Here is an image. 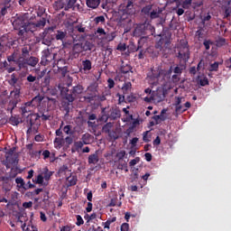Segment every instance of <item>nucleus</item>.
<instances>
[{
	"label": "nucleus",
	"mask_w": 231,
	"mask_h": 231,
	"mask_svg": "<svg viewBox=\"0 0 231 231\" xmlns=\"http://www.w3.org/2000/svg\"><path fill=\"white\" fill-rule=\"evenodd\" d=\"M172 75V68H170L169 70H163L160 68H152L151 69V73L148 74L147 79L149 84L152 86H158L160 82H169L171 80V77Z\"/></svg>",
	"instance_id": "f257e3e1"
},
{
	"label": "nucleus",
	"mask_w": 231,
	"mask_h": 231,
	"mask_svg": "<svg viewBox=\"0 0 231 231\" xmlns=\"http://www.w3.org/2000/svg\"><path fill=\"white\" fill-rule=\"evenodd\" d=\"M41 119L42 122H48V120H51V115L48 112H40L39 114L32 115L27 118L29 125L27 133H33V131L37 133V129L41 126Z\"/></svg>",
	"instance_id": "f03ea898"
},
{
	"label": "nucleus",
	"mask_w": 231,
	"mask_h": 231,
	"mask_svg": "<svg viewBox=\"0 0 231 231\" xmlns=\"http://www.w3.org/2000/svg\"><path fill=\"white\" fill-rule=\"evenodd\" d=\"M177 59L180 62L187 64L189 59H190V49H189V42L185 41H180V43L177 46Z\"/></svg>",
	"instance_id": "7ed1b4c3"
},
{
	"label": "nucleus",
	"mask_w": 231,
	"mask_h": 231,
	"mask_svg": "<svg viewBox=\"0 0 231 231\" xmlns=\"http://www.w3.org/2000/svg\"><path fill=\"white\" fill-rule=\"evenodd\" d=\"M30 20V14L25 13L23 14L16 15L14 18L12 20V24L14 28V30H23L24 26H26L27 21Z\"/></svg>",
	"instance_id": "20e7f679"
},
{
	"label": "nucleus",
	"mask_w": 231,
	"mask_h": 231,
	"mask_svg": "<svg viewBox=\"0 0 231 231\" xmlns=\"http://www.w3.org/2000/svg\"><path fill=\"white\" fill-rule=\"evenodd\" d=\"M11 95H13L14 99L9 102L7 111H11L12 113V111L17 107V104H19V98H21V87L14 88V89L11 91Z\"/></svg>",
	"instance_id": "39448f33"
},
{
	"label": "nucleus",
	"mask_w": 231,
	"mask_h": 231,
	"mask_svg": "<svg viewBox=\"0 0 231 231\" xmlns=\"http://www.w3.org/2000/svg\"><path fill=\"white\" fill-rule=\"evenodd\" d=\"M37 31V26L35 25L34 23H28L26 22L25 26L18 32V35L20 37H23L24 33H33V32Z\"/></svg>",
	"instance_id": "423d86ee"
},
{
	"label": "nucleus",
	"mask_w": 231,
	"mask_h": 231,
	"mask_svg": "<svg viewBox=\"0 0 231 231\" xmlns=\"http://www.w3.org/2000/svg\"><path fill=\"white\" fill-rule=\"evenodd\" d=\"M26 80L29 82V86L32 88V91L39 89L41 87V82L36 76L30 74L27 76Z\"/></svg>",
	"instance_id": "0eeeda50"
},
{
	"label": "nucleus",
	"mask_w": 231,
	"mask_h": 231,
	"mask_svg": "<svg viewBox=\"0 0 231 231\" xmlns=\"http://www.w3.org/2000/svg\"><path fill=\"white\" fill-rule=\"evenodd\" d=\"M54 60H55V54L50 52V50L42 51V64L46 66Z\"/></svg>",
	"instance_id": "6e6552de"
},
{
	"label": "nucleus",
	"mask_w": 231,
	"mask_h": 231,
	"mask_svg": "<svg viewBox=\"0 0 231 231\" xmlns=\"http://www.w3.org/2000/svg\"><path fill=\"white\" fill-rule=\"evenodd\" d=\"M120 116H122V112L120 111V108L118 107H115V108H112L110 110V115L109 116H107L106 118V122H107V120H116V118H120Z\"/></svg>",
	"instance_id": "1a4fd4ad"
},
{
	"label": "nucleus",
	"mask_w": 231,
	"mask_h": 231,
	"mask_svg": "<svg viewBox=\"0 0 231 231\" xmlns=\"http://www.w3.org/2000/svg\"><path fill=\"white\" fill-rule=\"evenodd\" d=\"M144 41H147V38L146 37H142L138 41V46L135 49V51H138L140 50V52L138 54V59H140V60L144 59V55H145V51L141 50L142 48H143V46L142 45V42H144Z\"/></svg>",
	"instance_id": "9d476101"
},
{
	"label": "nucleus",
	"mask_w": 231,
	"mask_h": 231,
	"mask_svg": "<svg viewBox=\"0 0 231 231\" xmlns=\"http://www.w3.org/2000/svg\"><path fill=\"white\" fill-rule=\"evenodd\" d=\"M16 65L19 69H28V60L27 58H21L20 56L16 60Z\"/></svg>",
	"instance_id": "9b49d317"
},
{
	"label": "nucleus",
	"mask_w": 231,
	"mask_h": 231,
	"mask_svg": "<svg viewBox=\"0 0 231 231\" xmlns=\"http://www.w3.org/2000/svg\"><path fill=\"white\" fill-rule=\"evenodd\" d=\"M66 6H68V0H57L53 4V8L57 11L62 10L63 8L66 10Z\"/></svg>",
	"instance_id": "f8f14e48"
},
{
	"label": "nucleus",
	"mask_w": 231,
	"mask_h": 231,
	"mask_svg": "<svg viewBox=\"0 0 231 231\" xmlns=\"http://www.w3.org/2000/svg\"><path fill=\"white\" fill-rule=\"evenodd\" d=\"M54 31H55V26L48 27L43 31L42 44L48 45L51 42V41H48L46 39V35H49L50 33H53Z\"/></svg>",
	"instance_id": "ddd939ff"
},
{
	"label": "nucleus",
	"mask_w": 231,
	"mask_h": 231,
	"mask_svg": "<svg viewBox=\"0 0 231 231\" xmlns=\"http://www.w3.org/2000/svg\"><path fill=\"white\" fill-rule=\"evenodd\" d=\"M42 100H44V97L38 95L34 97L31 101H29V103L32 105V107H37L41 106V102H42Z\"/></svg>",
	"instance_id": "4468645a"
},
{
	"label": "nucleus",
	"mask_w": 231,
	"mask_h": 231,
	"mask_svg": "<svg viewBox=\"0 0 231 231\" xmlns=\"http://www.w3.org/2000/svg\"><path fill=\"white\" fill-rule=\"evenodd\" d=\"M82 43H75L72 47V54L74 57H79L82 53Z\"/></svg>",
	"instance_id": "2eb2a0df"
},
{
	"label": "nucleus",
	"mask_w": 231,
	"mask_h": 231,
	"mask_svg": "<svg viewBox=\"0 0 231 231\" xmlns=\"http://www.w3.org/2000/svg\"><path fill=\"white\" fill-rule=\"evenodd\" d=\"M86 5L92 10H97V6H100V0H86Z\"/></svg>",
	"instance_id": "dca6fc26"
},
{
	"label": "nucleus",
	"mask_w": 231,
	"mask_h": 231,
	"mask_svg": "<svg viewBox=\"0 0 231 231\" xmlns=\"http://www.w3.org/2000/svg\"><path fill=\"white\" fill-rule=\"evenodd\" d=\"M53 143L55 149H62L65 143L64 137H56L53 141Z\"/></svg>",
	"instance_id": "f3484780"
},
{
	"label": "nucleus",
	"mask_w": 231,
	"mask_h": 231,
	"mask_svg": "<svg viewBox=\"0 0 231 231\" xmlns=\"http://www.w3.org/2000/svg\"><path fill=\"white\" fill-rule=\"evenodd\" d=\"M32 105L30 103V101L26 102L24 105H22L20 107L22 111V115H26V113H30L32 111Z\"/></svg>",
	"instance_id": "a211bd4d"
},
{
	"label": "nucleus",
	"mask_w": 231,
	"mask_h": 231,
	"mask_svg": "<svg viewBox=\"0 0 231 231\" xmlns=\"http://www.w3.org/2000/svg\"><path fill=\"white\" fill-rule=\"evenodd\" d=\"M70 91L72 95H74V97H79V95H82L84 91V87H82V85H77L73 87Z\"/></svg>",
	"instance_id": "6ab92c4d"
},
{
	"label": "nucleus",
	"mask_w": 231,
	"mask_h": 231,
	"mask_svg": "<svg viewBox=\"0 0 231 231\" xmlns=\"http://www.w3.org/2000/svg\"><path fill=\"white\" fill-rule=\"evenodd\" d=\"M61 107L66 111V113H69V109L73 107V103L62 98L61 101Z\"/></svg>",
	"instance_id": "aec40b11"
},
{
	"label": "nucleus",
	"mask_w": 231,
	"mask_h": 231,
	"mask_svg": "<svg viewBox=\"0 0 231 231\" xmlns=\"http://www.w3.org/2000/svg\"><path fill=\"white\" fill-rule=\"evenodd\" d=\"M37 64H39V58L37 57H28L27 58V66H31L32 68H35V66H37Z\"/></svg>",
	"instance_id": "412c9836"
},
{
	"label": "nucleus",
	"mask_w": 231,
	"mask_h": 231,
	"mask_svg": "<svg viewBox=\"0 0 231 231\" xmlns=\"http://www.w3.org/2000/svg\"><path fill=\"white\" fill-rule=\"evenodd\" d=\"M93 68V63H91V60H85L82 61V69L83 71H91Z\"/></svg>",
	"instance_id": "4be33fe9"
},
{
	"label": "nucleus",
	"mask_w": 231,
	"mask_h": 231,
	"mask_svg": "<svg viewBox=\"0 0 231 231\" xmlns=\"http://www.w3.org/2000/svg\"><path fill=\"white\" fill-rule=\"evenodd\" d=\"M30 51H32L31 47H28V46L23 47L21 50L22 54L20 55V57L23 59H28V57H30Z\"/></svg>",
	"instance_id": "5701e85b"
},
{
	"label": "nucleus",
	"mask_w": 231,
	"mask_h": 231,
	"mask_svg": "<svg viewBox=\"0 0 231 231\" xmlns=\"http://www.w3.org/2000/svg\"><path fill=\"white\" fill-rule=\"evenodd\" d=\"M98 154L97 153H93L88 156V163L89 165H97L98 163Z\"/></svg>",
	"instance_id": "b1692460"
},
{
	"label": "nucleus",
	"mask_w": 231,
	"mask_h": 231,
	"mask_svg": "<svg viewBox=\"0 0 231 231\" xmlns=\"http://www.w3.org/2000/svg\"><path fill=\"white\" fill-rule=\"evenodd\" d=\"M162 14V9H153L152 12H150L149 17L150 19H158L160 15Z\"/></svg>",
	"instance_id": "393cba45"
},
{
	"label": "nucleus",
	"mask_w": 231,
	"mask_h": 231,
	"mask_svg": "<svg viewBox=\"0 0 231 231\" xmlns=\"http://www.w3.org/2000/svg\"><path fill=\"white\" fill-rule=\"evenodd\" d=\"M66 35H68V32H62V31H57L55 39L56 41H60L61 42H64V39H66Z\"/></svg>",
	"instance_id": "a878e982"
},
{
	"label": "nucleus",
	"mask_w": 231,
	"mask_h": 231,
	"mask_svg": "<svg viewBox=\"0 0 231 231\" xmlns=\"http://www.w3.org/2000/svg\"><path fill=\"white\" fill-rule=\"evenodd\" d=\"M81 142L84 145H89L91 143V134H85L81 136Z\"/></svg>",
	"instance_id": "bb28decb"
},
{
	"label": "nucleus",
	"mask_w": 231,
	"mask_h": 231,
	"mask_svg": "<svg viewBox=\"0 0 231 231\" xmlns=\"http://www.w3.org/2000/svg\"><path fill=\"white\" fill-rule=\"evenodd\" d=\"M81 48L83 51H91L93 50V43L86 41L85 42L81 43Z\"/></svg>",
	"instance_id": "cd10ccee"
},
{
	"label": "nucleus",
	"mask_w": 231,
	"mask_h": 231,
	"mask_svg": "<svg viewBox=\"0 0 231 231\" xmlns=\"http://www.w3.org/2000/svg\"><path fill=\"white\" fill-rule=\"evenodd\" d=\"M95 98H97V94H89L88 92L87 93L86 96H84V100L88 104H91V102H95Z\"/></svg>",
	"instance_id": "c85d7f7f"
},
{
	"label": "nucleus",
	"mask_w": 231,
	"mask_h": 231,
	"mask_svg": "<svg viewBox=\"0 0 231 231\" xmlns=\"http://www.w3.org/2000/svg\"><path fill=\"white\" fill-rule=\"evenodd\" d=\"M82 147H84L82 141H77L74 143V145H73V148L71 149V151H72V152H79V151H80V149H82Z\"/></svg>",
	"instance_id": "c756f323"
},
{
	"label": "nucleus",
	"mask_w": 231,
	"mask_h": 231,
	"mask_svg": "<svg viewBox=\"0 0 231 231\" xmlns=\"http://www.w3.org/2000/svg\"><path fill=\"white\" fill-rule=\"evenodd\" d=\"M63 132L65 134H69V136H73L75 134V131L73 130V126L71 125H67L63 127Z\"/></svg>",
	"instance_id": "7c9ffc66"
},
{
	"label": "nucleus",
	"mask_w": 231,
	"mask_h": 231,
	"mask_svg": "<svg viewBox=\"0 0 231 231\" xmlns=\"http://www.w3.org/2000/svg\"><path fill=\"white\" fill-rule=\"evenodd\" d=\"M171 68V73L174 72L175 75H181L183 73L184 66L180 64L174 67V69Z\"/></svg>",
	"instance_id": "2f4dec72"
},
{
	"label": "nucleus",
	"mask_w": 231,
	"mask_h": 231,
	"mask_svg": "<svg viewBox=\"0 0 231 231\" xmlns=\"http://www.w3.org/2000/svg\"><path fill=\"white\" fill-rule=\"evenodd\" d=\"M117 169L120 171H125V172L129 171L127 169V162L125 161H117Z\"/></svg>",
	"instance_id": "473e14b6"
},
{
	"label": "nucleus",
	"mask_w": 231,
	"mask_h": 231,
	"mask_svg": "<svg viewBox=\"0 0 231 231\" xmlns=\"http://www.w3.org/2000/svg\"><path fill=\"white\" fill-rule=\"evenodd\" d=\"M216 46L217 48H223V46L226 45V39L223 38V37H218L216 40Z\"/></svg>",
	"instance_id": "72a5a7b5"
},
{
	"label": "nucleus",
	"mask_w": 231,
	"mask_h": 231,
	"mask_svg": "<svg viewBox=\"0 0 231 231\" xmlns=\"http://www.w3.org/2000/svg\"><path fill=\"white\" fill-rule=\"evenodd\" d=\"M75 5H77V0H67V6L65 7V12H68V10H71V8L74 10Z\"/></svg>",
	"instance_id": "f704fd0d"
},
{
	"label": "nucleus",
	"mask_w": 231,
	"mask_h": 231,
	"mask_svg": "<svg viewBox=\"0 0 231 231\" xmlns=\"http://www.w3.org/2000/svg\"><path fill=\"white\" fill-rule=\"evenodd\" d=\"M51 176H53V171H50V170H48V167L44 168L43 180H45L46 181H49V180H50V178H51Z\"/></svg>",
	"instance_id": "c9c22d12"
},
{
	"label": "nucleus",
	"mask_w": 231,
	"mask_h": 231,
	"mask_svg": "<svg viewBox=\"0 0 231 231\" xmlns=\"http://www.w3.org/2000/svg\"><path fill=\"white\" fill-rule=\"evenodd\" d=\"M113 129V123L109 122L106 123L103 127H102V133H105V134H108V133Z\"/></svg>",
	"instance_id": "e433bc0d"
},
{
	"label": "nucleus",
	"mask_w": 231,
	"mask_h": 231,
	"mask_svg": "<svg viewBox=\"0 0 231 231\" xmlns=\"http://www.w3.org/2000/svg\"><path fill=\"white\" fill-rule=\"evenodd\" d=\"M19 81V79L15 76V73H13L11 75V79L9 80V85H11L13 88H17V82Z\"/></svg>",
	"instance_id": "4c0bfd02"
},
{
	"label": "nucleus",
	"mask_w": 231,
	"mask_h": 231,
	"mask_svg": "<svg viewBox=\"0 0 231 231\" xmlns=\"http://www.w3.org/2000/svg\"><path fill=\"white\" fill-rule=\"evenodd\" d=\"M17 55H19V53L14 51L11 55L7 56V60L9 62H14L16 64L18 59Z\"/></svg>",
	"instance_id": "58836bf2"
},
{
	"label": "nucleus",
	"mask_w": 231,
	"mask_h": 231,
	"mask_svg": "<svg viewBox=\"0 0 231 231\" xmlns=\"http://www.w3.org/2000/svg\"><path fill=\"white\" fill-rule=\"evenodd\" d=\"M132 69H133V67H131V65L129 64L122 65L120 68V71L124 75H126V73H129V71H131Z\"/></svg>",
	"instance_id": "ea45409f"
},
{
	"label": "nucleus",
	"mask_w": 231,
	"mask_h": 231,
	"mask_svg": "<svg viewBox=\"0 0 231 231\" xmlns=\"http://www.w3.org/2000/svg\"><path fill=\"white\" fill-rule=\"evenodd\" d=\"M151 10H152V5H148L143 7L141 12L143 14V15L149 16L151 14Z\"/></svg>",
	"instance_id": "a19ab883"
},
{
	"label": "nucleus",
	"mask_w": 231,
	"mask_h": 231,
	"mask_svg": "<svg viewBox=\"0 0 231 231\" xmlns=\"http://www.w3.org/2000/svg\"><path fill=\"white\" fill-rule=\"evenodd\" d=\"M77 96L73 95V93H71V90H70V93H67L65 95V97H63L64 100H67L70 103L73 104V102H75V98H76Z\"/></svg>",
	"instance_id": "79ce46f5"
},
{
	"label": "nucleus",
	"mask_w": 231,
	"mask_h": 231,
	"mask_svg": "<svg viewBox=\"0 0 231 231\" xmlns=\"http://www.w3.org/2000/svg\"><path fill=\"white\" fill-rule=\"evenodd\" d=\"M12 10V7H9L7 5H0V14L5 17L6 14H8V11Z\"/></svg>",
	"instance_id": "37998d69"
},
{
	"label": "nucleus",
	"mask_w": 231,
	"mask_h": 231,
	"mask_svg": "<svg viewBox=\"0 0 231 231\" xmlns=\"http://www.w3.org/2000/svg\"><path fill=\"white\" fill-rule=\"evenodd\" d=\"M125 150H121L120 152H117L116 154V158H117V162L124 161L125 158Z\"/></svg>",
	"instance_id": "c03bdc74"
},
{
	"label": "nucleus",
	"mask_w": 231,
	"mask_h": 231,
	"mask_svg": "<svg viewBox=\"0 0 231 231\" xmlns=\"http://www.w3.org/2000/svg\"><path fill=\"white\" fill-rule=\"evenodd\" d=\"M198 82L200 86L205 87L208 86V77H203V79H200V77H198Z\"/></svg>",
	"instance_id": "a18cd8bd"
},
{
	"label": "nucleus",
	"mask_w": 231,
	"mask_h": 231,
	"mask_svg": "<svg viewBox=\"0 0 231 231\" xmlns=\"http://www.w3.org/2000/svg\"><path fill=\"white\" fill-rule=\"evenodd\" d=\"M15 183L18 184L19 189H24L25 182H24V180L23 178L17 177L15 179Z\"/></svg>",
	"instance_id": "49530a36"
},
{
	"label": "nucleus",
	"mask_w": 231,
	"mask_h": 231,
	"mask_svg": "<svg viewBox=\"0 0 231 231\" xmlns=\"http://www.w3.org/2000/svg\"><path fill=\"white\" fill-rule=\"evenodd\" d=\"M34 24L36 25V28H44V26H46V18L42 17Z\"/></svg>",
	"instance_id": "de8ad7c7"
},
{
	"label": "nucleus",
	"mask_w": 231,
	"mask_h": 231,
	"mask_svg": "<svg viewBox=\"0 0 231 231\" xmlns=\"http://www.w3.org/2000/svg\"><path fill=\"white\" fill-rule=\"evenodd\" d=\"M36 14L38 17H42V15L46 14V8H44L43 6H38Z\"/></svg>",
	"instance_id": "09e8293b"
},
{
	"label": "nucleus",
	"mask_w": 231,
	"mask_h": 231,
	"mask_svg": "<svg viewBox=\"0 0 231 231\" xmlns=\"http://www.w3.org/2000/svg\"><path fill=\"white\" fill-rule=\"evenodd\" d=\"M107 134L110 140H118V134L115 130H112V131L110 130Z\"/></svg>",
	"instance_id": "8fccbe9b"
},
{
	"label": "nucleus",
	"mask_w": 231,
	"mask_h": 231,
	"mask_svg": "<svg viewBox=\"0 0 231 231\" xmlns=\"http://www.w3.org/2000/svg\"><path fill=\"white\" fill-rule=\"evenodd\" d=\"M219 69V62L215 61L209 65V71H217Z\"/></svg>",
	"instance_id": "3c124183"
},
{
	"label": "nucleus",
	"mask_w": 231,
	"mask_h": 231,
	"mask_svg": "<svg viewBox=\"0 0 231 231\" xmlns=\"http://www.w3.org/2000/svg\"><path fill=\"white\" fill-rule=\"evenodd\" d=\"M183 100H185V97H175V102L173 106L175 107H177L178 106H181V102H183Z\"/></svg>",
	"instance_id": "603ef678"
},
{
	"label": "nucleus",
	"mask_w": 231,
	"mask_h": 231,
	"mask_svg": "<svg viewBox=\"0 0 231 231\" xmlns=\"http://www.w3.org/2000/svg\"><path fill=\"white\" fill-rule=\"evenodd\" d=\"M190 5H192V0H184L182 2V8H184L185 10H189V8H190Z\"/></svg>",
	"instance_id": "864d4df0"
},
{
	"label": "nucleus",
	"mask_w": 231,
	"mask_h": 231,
	"mask_svg": "<svg viewBox=\"0 0 231 231\" xmlns=\"http://www.w3.org/2000/svg\"><path fill=\"white\" fill-rule=\"evenodd\" d=\"M84 218L87 220V223L89 221H93V219H97V213H93L91 215H85Z\"/></svg>",
	"instance_id": "5fc2aeb1"
},
{
	"label": "nucleus",
	"mask_w": 231,
	"mask_h": 231,
	"mask_svg": "<svg viewBox=\"0 0 231 231\" xmlns=\"http://www.w3.org/2000/svg\"><path fill=\"white\" fill-rule=\"evenodd\" d=\"M214 44L213 42H211V40H204L203 42V46H205V50L208 51L210 50V46H212Z\"/></svg>",
	"instance_id": "6e6d98bb"
},
{
	"label": "nucleus",
	"mask_w": 231,
	"mask_h": 231,
	"mask_svg": "<svg viewBox=\"0 0 231 231\" xmlns=\"http://www.w3.org/2000/svg\"><path fill=\"white\" fill-rule=\"evenodd\" d=\"M132 87L133 85L131 84V82H126L122 87V90L124 91V93H127V91H129Z\"/></svg>",
	"instance_id": "4d7b16f0"
},
{
	"label": "nucleus",
	"mask_w": 231,
	"mask_h": 231,
	"mask_svg": "<svg viewBox=\"0 0 231 231\" xmlns=\"http://www.w3.org/2000/svg\"><path fill=\"white\" fill-rule=\"evenodd\" d=\"M13 0H0V6H9L12 8Z\"/></svg>",
	"instance_id": "13d9d810"
},
{
	"label": "nucleus",
	"mask_w": 231,
	"mask_h": 231,
	"mask_svg": "<svg viewBox=\"0 0 231 231\" xmlns=\"http://www.w3.org/2000/svg\"><path fill=\"white\" fill-rule=\"evenodd\" d=\"M67 181L69 182L70 187H73V185H77V179L76 177H68Z\"/></svg>",
	"instance_id": "bf43d9fd"
},
{
	"label": "nucleus",
	"mask_w": 231,
	"mask_h": 231,
	"mask_svg": "<svg viewBox=\"0 0 231 231\" xmlns=\"http://www.w3.org/2000/svg\"><path fill=\"white\" fill-rule=\"evenodd\" d=\"M94 22L96 24H98L99 23H106V17H104V15L97 16L94 19Z\"/></svg>",
	"instance_id": "052dcab7"
},
{
	"label": "nucleus",
	"mask_w": 231,
	"mask_h": 231,
	"mask_svg": "<svg viewBox=\"0 0 231 231\" xmlns=\"http://www.w3.org/2000/svg\"><path fill=\"white\" fill-rule=\"evenodd\" d=\"M9 122L12 124V125H19L20 124V121L16 116H11Z\"/></svg>",
	"instance_id": "680f3d73"
},
{
	"label": "nucleus",
	"mask_w": 231,
	"mask_h": 231,
	"mask_svg": "<svg viewBox=\"0 0 231 231\" xmlns=\"http://www.w3.org/2000/svg\"><path fill=\"white\" fill-rule=\"evenodd\" d=\"M76 219H77V222H76L77 226H80L84 225V219L82 218V216L77 215Z\"/></svg>",
	"instance_id": "e2e57ef3"
},
{
	"label": "nucleus",
	"mask_w": 231,
	"mask_h": 231,
	"mask_svg": "<svg viewBox=\"0 0 231 231\" xmlns=\"http://www.w3.org/2000/svg\"><path fill=\"white\" fill-rule=\"evenodd\" d=\"M116 37V33L115 32H111L110 34L106 35V41H108V42H111V41H115Z\"/></svg>",
	"instance_id": "0e129e2a"
},
{
	"label": "nucleus",
	"mask_w": 231,
	"mask_h": 231,
	"mask_svg": "<svg viewBox=\"0 0 231 231\" xmlns=\"http://www.w3.org/2000/svg\"><path fill=\"white\" fill-rule=\"evenodd\" d=\"M175 111L176 113H185V111H187V108H184L183 106L179 105L175 106Z\"/></svg>",
	"instance_id": "69168bd1"
},
{
	"label": "nucleus",
	"mask_w": 231,
	"mask_h": 231,
	"mask_svg": "<svg viewBox=\"0 0 231 231\" xmlns=\"http://www.w3.org/2000/svg\"><path fill=\"white\" fill-rule=\"evenodd\" d=\"M60 72L61 74L62 77H66L67 73H68V66H65L63 68H60Z\"/></svg>",
	"instance_id": "338daca9"
},
{
	"label": "nucleus",
	"mask_w": 231,
	"mask_h": 231,
	"mask_svg": "<svg viewBox=\"0 0 231 231\" xmlns=\"http://www.w3.org/2000/svg\"><path fill=\"white\" fill-rule=\"evenodd\" d=\"M121 231H129V224L127 223H123L121 225Z\"/></svg>",
	"instance_id": "774afa93"
}]
</instances>
